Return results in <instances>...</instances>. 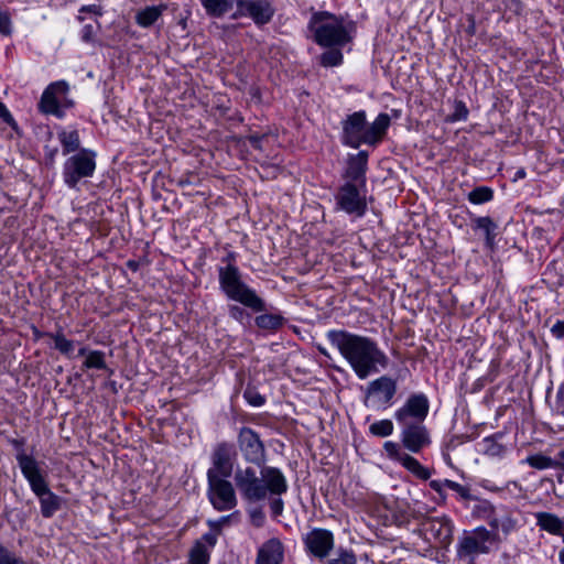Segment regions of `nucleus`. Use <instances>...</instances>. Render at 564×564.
I'll return each mask as SVG.
<instances>
[{
	"instance_id": "nucleus-36",
	"label": "nucleus",
	"mask_w": 564,
	"mask_h": 564,
	"mask_svg": "<svg viewBox=\"0 0 564 564\" xmlns=\"http://www.w3.org/2000/svg\"><path fill=\"white\" fill-rule=\"evenodd\" d=\"M383 451L387 454V457L391 460L398 462L399 464L403 460V457L406 456L408 453L403 452L401 446L392 441H387L383 444Z\"/></svg>"
},
{
	"instance_id": "nucleus-24",
	"label": "nucleus",
	"mask_w": 564,
	"mask_h": 564,
	"mask_svg": "<svg viewBox=\"0 0 564 564\" xmlns=\"http://www.w3.org/2000/svg\"><path fill=\"white\" fill-rule=\"evenodd\" d=\"M58 141L63 147V153L76 151L80 145L79 134L75 129H62L58 132Z\"/></svg>"
},
{
	"instance_id": "nucleus-22",
	"label": "nucleus",
	"mask_w": 564,
	"mask_h": 564,
	"mask_svg": "<svg viewBox=\"0 0 564 564\" xmlns=\"http://www.w3.org/2000/svg\"><path fill=\"white\" fill-rule=\"evenodd\" d=\"M164 9V6L147 7L137 13L135 21L140 26L149 28L159 20Z\"/></svg>"
},
{
	"instance_id": "nucleus-52",
	"label": "nucleus",
	"mask_w": 564,
	"mask_h": 564,
	"mask_svg": "<svg viewBox=\"0 0 564 564\" xmlns=\"http://www.w3.org/2000/svg\"><path fill=\"white\" fill-rule=\"evenodd\" d=\"M2 35L10 32V30L6 25V19L2 17V29H1Z\"/></svg>"
},
{
	"instance_id": "nucleus-55",
	"label": "nucleus",
	"mask_w": 564,
	"mask_h": 564,
	"mask_svg": "<svg viewBox=\"0 0 564 564\" xmlns=\"http://www.w3.org/2000/svg\"><path fill=\"white\" fill-rule=\"evenodd\" d=\"M261 139L259 138H251V142L256 145V147H259V142H260Z\"/></svg>"
},
{
	"instance_id": "nucleus-46",
	"label": "nucleus",
	"mask_w": 564,
	"mask_h": 564,
	"mask_svg": "<svg viewBox=\"0 0 564 564\" xmlns=\"http://www.w3.org/2000/svg\"><path fill=\"white\" fill-rule=\"evenodd\" d=\"M57 152H58L57 147L45 145V158L50 164H53L55 162Z\"/></svg>"
},
{
	"instance_id": "nucleus-16",
	"label": "nucleus",
	"mask_w": 564,
	"mask_h": 564,
	"mask_svg": "<svg viewBox=\"0 0 564 564\" xmlns=\"http://www.w3.org/2000/svg\"><path fill=\"white\" fill-rule=\"evenodd\" d=\"M337 204L340 209L348 214H354L358 217L362 216L367 208L366 198L361 195L358 188L347 183L337 194Z\"/></svg>"
},
{
	"instance_id": "nucleus-50",
	"label": "nucleus",
	"mask_w": 564,
	"mask_h": 564,
	"mask_svg": "<svg viewBox=\"0 0 564 564\" xmlns=\"http://www.w3.org/2000/svg\"><path fill=\"white\" fill-rule=\"evenodd\" d=\"M2 564H24V563L14 557L2 554Z\"/></svg>"
},
{
	"instance_id": "nucleus-47",
	"label": "nucleus",
	"mask_w": 564,
	"mask_h": 564,
	"mask_svg": "<svg viewBox=\"0 0 564 564\" xmlns=\"http://www.w3.org/2000/svg\"><path fill=\"white\" fill-rule=\"evenodd\" d=\"M229 315L237 321H241L245 316V311L237 305H231L229 307Z\"/></svg>"
},
{
	"instance_id": "nucleus-21",
	"label": "nucleus",
	"mask_w": 564,
	"mask_h": 564,
	"mask_svg": "<svg viewBox=\"0 0 564 564\" xmlns=\"http://www.w3.org/2000/svg\"><path fill=\"white\" fill-rule=\"evenodd\" d=\"M536 525L553 535H564V520L551 512L535 513Z\"/></svg>"
},
{
	"instance_id": "nucleus-34",
	"label": "nucleus",
	"mask_w": 564,
	"mask_h": 564,
	"mask_svg": "<svg viewBox=\"0 0 564 564\" xmlns=\"http://www.w3.org/2000/svg\"><path fill=\"white\" fill-rule=\"evenodd\" d=\"M492 191L489 187L480 186L476 187L468 194V199L473 204H484L492 199Z\"/></svg>"
},
{
	"instance_id": "nucleus-29",
	"label": "nucleus",
	"mask_w": 564,
	"mask_h": 564,
	"mask_svg": "<svg viewBox=\"0 0 564 564\" xmlns=\"http://www.w3.org/2000/svg\"><path fill=\"white\" fill-rule=\"evenodd\" d=\"M256 325L262 329L273 330L282 325V317L275 314H262L256 317Z\"/></svg>"
},
{
	"instance_id": "nucleus-39",
	"label": "nucleus",
	"mask_w": 564,
	"mask_h": 564,
	"mask_svg": "<svg viewBox=\"0 0 564 564\" xmlns=\"http://www.w3.org/2000/svg\"><path fill=\"white\" fill-rule=\"evenodd\" d=\"M84 12H88V13H91L94 15H97V17H100L104 13V10L101 8V6H98V4H89V6H83L80 9H79V14L77 15V20L79 22H83L84 21V17L82 15V13Z\"/></svg>"
},
{
	"instance_id": "nucleus-35",
	"label": "nucleus",
	"mask_w": 564,
	"mask_h": 564,
	"mask_svg": "<svg viewBox=\"0 0 564 564\" xmlns=\"http://www.w3.org/2000/svg\"><path fill=\"white\" fill-rule=\"evenodd\" d=\"M55 348L63 355L70 356L74 351V341L67 339L62 333L51 335Z\"/></svg>"
},
{
	"instance_id": "nucleus-12",
	"label": "nucleus",
	"mask_w": 564,
	"mask_h": 564,
	"mask_svg": "<svg viewBox=\"0 0 564 564\" xmlns=\"http://www.w3.org/2000/svg\"><path fill=\"white\" fill-rule=\"evenodd\" d=\"M402 446L410 453L417 454L432 443L430 432L423 423L400 424Z\"/></svg>"
},
{
	"instance_id": "nucleus-26",
	"label": "nucleus",
	"mask_w": 564,
	"mask_h": 564,
	"mask_svg": "<svg viewBox=\"0 0 564 564\" xmlns=\"http://www.w3.org/2000/svg\"><path fill=\"white\" fill-rule=\"evenodd\" d=\"M522 463L528 464L532 468L539 470L555 468L560 466V463L557 460L543 454L530 455Z\"/></svg>"
},
{
	"instance_id": "nucleus-13",
	"label": "nucleus",
	"mask_w": 564,
	"mask_h": 564,
	"mask_svg": "<svg viewBox=\"0 0 564 564\" xmlns=\"http://www.w3.org/2000/svg\"><path fill=\"white\" fill-rule=\"evenodd\" d=\"M208 498L218 511L231 510L237 505L234 487L227 479L208 480Z\"/></svg>"
},
{
	"instance_id": "nucleus-25",
	"label": "nucleus",
	"mask_w": 564,
	"mask_h": 564,
	"mask_svg": "<svg viewBox=\"0 0 564 564\" xmlns=\"http://www.w3.org/2000/svg\"><path fill=\"white\" fill-rule=\"evenodd\" d=\"M400 465L419 479L426 480L431 476L430 470L410 454H406V456L403 457Z\"/></svg>"
},
{
	"instance_id": "nucleus-28",
	"label": "nucleus",
	"mask_w": 564,
	"mask_h": 564,
	"mask_svg": "<svg viewBox=\"0 0 564 564\" xmlns=\"http://www.w3.org/2000/svg\"><path fill=\"white\" fill-rule=\"evenodd\" d=\"M394 425L391 420L375 421L369 425V433L377 437H388L393 434Z\"/></svg>"
},
{
	"instance_id": "nucleus-19",
	"label": "nucleus",
	"mask_w": 564,
	"mask_h": 564,
	"mask_svg": "<svg viewBox=\"0 0 564 564\" xmlns=\"http://www.w3.org/2000/svg\"><path fill=\"white\" fill-rule=\"evenodd\" d=\"M484 508L485 510H488L486 520L495 531L500 530L503 534L507 535L516 530L517 520L513 519L508 511L497 510L489 503H486Z\"/></svg>"
},
{
	"instance_id": "nucleus-49",
	"label": "nucleus",
	"mask_w": 564,
	"mask_h": 564,
	"mask_svg": "<svg viewBox=\"0 0 564 564\" xmlns=\"http://www.w3.org/2000/svg\"><path fill=\"white\" fill-rule=\"evenodd\" d=\"M271 509L274 514H280L283 510V502L281 499H274L271 503Z\"/></svg>"
},
{
	"instance_id": "nucleus-38",
	"label": "nucleus",
	"mask_w": 564,
	"mask_h": 564,
	"mask_svg": "<svg viewBox=\"0 0 564 564\" xmlns=\"http://www.w3.org/2000/svg\"><path fill=\"white\" fill-rule=\"evenodd\" d=\"M467 116H468V109L466 108L465 104L462 101L456 102L455 110L451 117V120L452 121L466 120Z\"/></svg>"
},
{
	"instance_id": "nucleus-8",
	"label": "nucleus",
	"mask_w": 564,
	"mask_h": 564,
	"mask_svg": "<svg viewBox=\"0 0 564 564\" xmlns=\"http://www.w3.org/2000/svg\"><path fill=\"white\" fill-rule=\"evenodd\" d=\"M496 541V535L485 527H478L465 533L457 544V556L459 560L474 558L479 554H487L490 551L489 544Z\"/></svg>"
},
{
	"instance_id": "nucleus-41",
	"label": "nucleus",
	"mask_w": 564,
	"mask_h": 564,
	"mask_svg": "<svg viewBox=\"0 0 564 564\" xmlns=\"http://www.w3.org/2000/svg\"><path fill=\"white\" fill-rule=\"evenodd\" d=\"M555 409L557 413L564 415V382H562L557 388L555 397Z\"/></svg>"
},
{
	"instance_id": "nucleus-45",
	"label": "nucleus",
	"mask_w": 564,
	"mask_h": 564,
	"mask_svg": "<svg viewBox=\"0 0 564 564\" xmlns=\"http://www.w3.org/2000/svg\"><path fill=\"white\" fill-rule=\"evenodd\" d=\"M551 333L553 334V336H555L556 338H564V321H558L556 322L552 328H551Z\"/></svg>"
},
{
	"instance_id": "nucleus-4",
	"label": "nucleus",
	"mask_w": 564,
	"mask_h": 564,
	"mask_svg": "<svg viewBox=\"0 0 564 564\" xmlns=\"http://www.w3.org/2000/svg\"><path fill=\"white\" fill-rule=\"evenodd\" d=\"M315 42L321 46H343L351 40L355 25L328 12H316L308 22Z\"/></svg>"
},
{
	"instance_id": "nucleus-37",
	"label": "nucleus",
	"mask_w": 564,
	"mask_h": 564,
	"mask_svg": "<svg viewBox=\"0 0 564 564\" xmlns=\"http://www.w3.org/2000/svg\"><path fill=\"white\" fill-rule=\"evenodd\" d=\"M321 63L325 67L338 66L343 63V54L339 50H330L322 54Z\"/></svg>"
},
{
	"instance_id": "nucleus-54",
	"label": "nucleus",
	"mask_w": 564,
	"mask_h": 564,
	"mask_svg": "<svg viewBox=\"0 0 564 564\" xmlns=\"http://www.w3.org/2000/svg\"><path fill=\"white\" fill-rule=\"evenodd\" d=\"M558 560L561 564H564V549L560 551L558 553Z\"/></svg>"
},
{
	"instance_id": "nucleus-53",
	"label": "nucleus",
	"mask_w": 564,
	"mask_h": 564,
	"mask_svg": "<svg viewBox=\"0 0 564 564\" xmlns=\"http://www.w3.org/2000/svg\"><path fill=\"white\" fill-rule=\"evenodd\" d=\"M204 539L207 540L212 546L215 544V538L213 535L206 534Z\"/></svg>"
},
{
	"instance_id": "nucleus-1",
	"label": "nucleus",
	"mask_w": 564,
	"mask_h": 564,
	"mask_svg": "<svg viewBox=\"0 0 564 564\" xmlns=\"http://www.w3.org/2000/svg\"><path fill=\"white\" fill-rule=\"evenodd\" d=\"M327 338L361 380L388 367L389 358L386 352L367 336L346 330H329Z\"/></svg>"
},
{
	"instance_id": "nucleus-32",
	"label": "nucleus",
	"mask_w": 564,
	"mask_h": 564,
	"mask_svg": "<svg viewBox=\"0 0 564 564\" xmlns=\"http://www.w3.org/2000/svg\"><path fill=\"white\" fill-rule=\"evenodd\" d=\"M208 550L202 542H197L189 554V564H208Z\"/></svg>"
},
{
	"instance_id": "nucleus-6",
	"label": "nucleus",
	"mask_w": 564,
	"mask_h": 564,
	"mask_svg": "<svg viewBox=\"0 0 564 564\" xmlns=\"http://www.w3.org/2000/svg\"><path fill=\"white\" fill-rule=\"evenodd\" d=\"M18 462L31 489L40 498L42 514L46 518L52 517L59 509V498L48 489L34 458L28 455H19Z\"/></svg>"
},
{
	"instance_id": "nucleus-33",
	"label": "nucleus",
	"mask_w": 564,
	"mask_h": 564,
	"mask_svg": "<svg viewBox=\"0 0 564 564\" xmlns=\"http://www.w3.org/2000/svg\"><path fill=\"white\" fill-rule=\"evenodd\" d=\"M327 564H357V557L352 551L339 547Z\"/></svg>"
},
{
	"instance_id": "nucleus-7",
	"label": "nucleus",
	"mask_w": 564,
	"mask_h": 564,
	"mask_svg": "<svg viewBox=\"0 0 564 564\" xmlns=\"http://www.w3.org/2000/svg\"><path fill=\"white\" fill-rule=\"evenodd\" d=\"M96 169L95 153L82 150L69 156L63 164V180L69 188H75L82 178L93 176Z\"/></svg>"
},
{
	"instance_id": "nucleus-30",
	"label": "nucleus",
	"mask_w": 564,
	"mask_h": 564,
	"mask_svg": "<svg viewBox=\"0 0 564 564\" xmlns=\"http://www.w3.org/2000/svg\"><path fill=\"white\" fill-rule=\"evenodd\" d=\"M476 228L484 232L487 243L491 246L496 236L495 223L489 217H479L476 219Z\"/></svg>"
},
{
	"instance_id": "nucleus-23",
	"label": "nucleus",
	"mask_w": 564,
	"mask_h": 564,
	"mask_svg": "<svg viewBox=\"0 0 564 564\" xmlns=\"http://www.w3.org/2000/svg\"><path fill=\"white\" fill-rule=\"evenodd\" d=\"M78 354L85 357V368L98 370H104L107 368L105 352L100 350H88L87 348L83 347L79 349Z\"/></svg>"
},
{
	"instance_id": "nucleus-40",
	"label": "nucleus",
	"mask_w": 564,
	"mask_h": 564,
	"mask_svg": "<svg viewBox=\"0 0 564 564\" xmlns=\"http://www.w3.org/2000/svg\"><path fill=\"white\" fill-rule=\"evenodd\" d=\"M2 124H7L17 134H19V127L11 116L10 111L2 105Z\"/></svg>"
},
{
	"instance_id": "nucleus-31",
	"label": "nucleus",
	"mask_w": 564,
	"mask_h": 564,
	"mask_svg": "<svg viewBox=\"0 0 564 564\" xmlns=\"http://www.w3.org/2000/svg\"><path fill=\"white\" fill-rule=\"evenodd\" d=\"M482 451L487 456L500 457L505 454L506 447L494 437H486L482 441Z\"/></svg>"
},
{
	"instance_id": "nucleus-51",
	"label": "nucleus",
	"mask_w": 564,
	"mask_h": 564,
	"mask_svg": "<svg viewBox=\"0 0 564 564\" xmlns=\"http://www.w3.org/2000/svg\"><path fill=\"white\" fill-rule=\"evenodd\" d=\"M527 176L524 169H519L514 174V181L522 180Z\"/></svg>"
},
{
	"instance_id": "nucleus-9",
	"label": "nucleus",
	"mask_w": 564,
	"mask_h": 564,
	"mask_svg": "<svg viewBox=\"0 0 564 564\" xmlns=\"http://www.w3.org/2000/svg\"><path fill=\"white\" fill-rule=\"evenodd\" d=\"M69 86L64 80L50 84L43 91L40 100V109L47 115H54L58 118L64 116V108L72 106L68 99Z\"/></svg>"
},
{
	"instance_id": "nucleus-11",
	"label": "nucleus",
	"mask_w": 564,
	"mask_h": 564,
	"mask_svg": "<svg viewBox=\"0 0 564 564\" xmlns=\"http://www.w3.org/2000/svg\"><path fill=\"white\" fill-rule=\"evenodd\" d=\"M430 410L429 399L423 393L409 397L405 403L394 412L399 424L423 423Z\"/></svg>"
},
{
	"instance_id": "nucleus-2",
	"label": "nucleus",
	"mask_w": 564,
	"mask_h": 564,
	"mask_svg": "<svg viewBox=\"0 0 564 564\" xmlns=\"http://www.w3.org/2000/svg\"><path fill=\"white\" fill-rule=\"evenodd\" d=\"M235 481L241 496L252 502L281 496L288 490V482L282 471L271 466L261 468L260 477L250 467L238 469Z\"/></svg>"
},
{
	"instance_id": "nucleus-3",
	"label": "nucleus",
	"mask_w": 564,
	"mask_h": 564,
	"mask_svg": "<svg viewBox=\"0 0 564 564\" xmlns=\"http://www.w3.org/2000/svg\"><path fill=\"white\" fill-rule=\"evenodd\" d=\"M389 126L387 113H379L373 122L368 123L366 113L357 111L344 122V143L354 149L361 144L375 145L382 140Z\"/></svg>"
},
{
	"instance_id": "nucleus-18",
	"label": "nucleus",
	"mask_w": 564,
	"mask_h": 564,
	"mask_svg": "<svg viewBox=\"0 0 564 564\" xmlns=\"http://www.w3.org/2000/svg\"><path fill=\"white\" fill-rule=\"evenodd\" d=\"M307 550L318 558H325L334 547V534L325 529H314L305 536Z\"/></svg>"
},
{
	"instance_id": "nucleus-27",
	"label": "nucleus",
	"mask_w": 564,
	"mask_h": 564,
	"mask_svg": "<svg viewBox=\"0 0 564 564\" xmlns=\"http://www.w3.org/2000/svg\"><path fill=\"white\" fill-rule=\"evenodd\" d=\"M206 11L212 15H223L228 12L234 0H199Z\"/></svg>"
},
{
	"instance_id": "nucleus-48",
	"label": "nucleus",
	"mask_w": 564,
	"mask_h": 564,
	"mask_svg": "<svg viewBox=\"0 0 564 564\" xmlns=\"http://www.w3.org/2000/svg\"><path fill=\"white\" fill-rule=\"evenodd\" d=\"M430 487L438 492L441 496H443V490L446 488L444 480H431Z\"/></svg>"
},
{
	"instance_id": "nucleus-20",
	"label": "nucleus",
	"mask_w": 564,
	"mask_h": 564,
	"mask_svg": "<svg viewBox=\"0 0 564 564\" xmlns=\"http://www.w3.org/2000/svg\"><path fill=\"white\" fill-rule=\"evenodd\" d=\"M284 558V547L280 540L273 538L263 543L257 554V564H281Z\"/></svg>"
},
{
	"instance_id": "nucleus-17",
	"label": "nucleus",
	"mask_w": 564,
	"mask_h": 564,
	"mask_svg": "<svg viewBox=\"0 0 564 564\" xmlns=\"http://www.w3.org/2000/svg\"><path fill=\"white\" fill-rule=\"evenodd\" d=\"M237 15L249 17L258 24H264L273 15V8L268 0H239Z\"/></svg>"
},
{
	"instance_id": "nucleus-44",
	"label": "nucleus",
	"mask_w": 564,
	"mask_h": 564,
	"mask_svg": "<svg viewBox=\"0 0 564 564\" xmlns=\"http://www.w3.org/2000/svg\"><path fill=\"white\" fill-rule=\"evenodd\" d=\"M80 36L84 42L90 43L95 39V30L91 24H86L80 31Z\"/></svg>"
},
{
	"instance_id": "nucleus-5",
	"label": "nucleus",
	"mask_w": 564,
	"mask_h": 564,
	"mask_svg": "<svg viewBox=\"0 0 564 564\" xmlns=\"http://www.w3.org/2000/svg\"><path fill=\"white\" fill-rule=\"evenodd\" d=\"M219 286L225 295L235 302H238L254 312L264 311V303L254 290L249 288L241 279L239 269L228 263L218 269Z\"/></svg>"
},
{
	"instance_id": "nucleus-57",
	"label": "nucleus",
	"mask_w": 564,
	"mask_h": 564,
	"mask_svg": "<svg viewBox=\"0 0 564 564\" xmlns=\"http://www.w3.org/2000/svg\"><path fill=\"white\" fill-rule=\"evenodd\" d=\"M228 519H229V517H224L220 519V522H226V521H228Z\"/></svg>"
},
{
	"instance_id": "nucleus-42",
	"label": "nucleus",
	"mask_w": 564,
	"mask_h": 564,
	"mask_svg": "<svg viewBox=\"0 0 564 564\" xmlns=\"http://www.w3.org/2000/svg\"><path fill=\"white\" fill-rule=\"evenodd\" d=\"M444 484H445L446 488L456 491L463 498H466L468 496V490L463 485H460L454 480H449V479H445Z\"/></svg>"
},
{
	"instance_id": "nucleus-15",
	"label": "nucleus",
	"mask_w": 564,
	"mask_h": 564,
	"mask_svg": "<svg viewBox=\"0 0 564 564\" xmlns=\"http://www.w3.org/2000/svg\"><path fill=\"white\" fill-rule=\"evenodd\" d=\"M232 446L219 444L213 454V466L207 471V479H227L232 473Z\"/></svg>"
},
{
	"instance_id": "nucleus-14",
	"label": "nucleus",
	"mask_w": 564,
	"mask_h": 564,
	"mask_svg": "<svg viewBox=\"0 0 564 564\" xmlns=\"http://www.w3.org/2000/svg\"><path fill=\"white\" fill-rule=\"evenodd\" d=\"M239 448L248 462L261 464L264 460L265 451L259 435L249 427H243L238 436Z\"/></svg>"
},
{
	"instance_id": "nucleus-56",
	"label": "nucleus",
	"mask_w": 564,
	"mask_h": 564,
	"mask_svg": "<svg viewBox=\"0 0 564 564\" xmlns=\"http://www.w3.org/2000/svg\"><path fill=\"white\" fill-rule=\"evenodd\" d=\"M558 457H560V459H558L557 462L560 463V466H561V465H562L561 460H563V459H564V451H561V452L558 453Z\"/></svg>"
},
{
	"instance_id": "nucleus-43",
	"label": "nucleus",
	"mask_w": 564,
	"mask_h": 564,
	"mask_svg": "<svg viewBox=\"0 0 564 564\" xmlns=\"http://www.w3.org/2000/svg\"><path fill=\"white\" fill-rule=\"evenodd\" d=\"M245 398L248 401V403L251 404L252 406H261L264 404V398L259 393L246 391Z\"/></svg>"
},
{
	"instance_id": "nucleus-10",
	"label": "nucleus",
	"mask_w": 564,
	"mask_h": 564,
	"mask_svg": "<svg viewBox=\"0 0 564 564\" xmlns=\"http://www.w3.org/2000/svg\"><path fill=\"white\" fill-rule=\"evenodd\" d=\"M397 393V381L381 376L369 382L366 391V404L375 409H387Z\"/></svg>"
}]
</instances>
